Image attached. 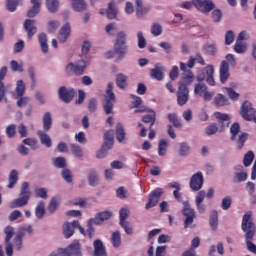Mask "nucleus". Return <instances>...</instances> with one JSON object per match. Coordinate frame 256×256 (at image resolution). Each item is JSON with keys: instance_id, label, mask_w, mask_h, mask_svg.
<instances>
[{"instance_id": "f03ea898", "label": "nucleus", "mask_w": 256, "mask_h": 256, "mask_svg": "<svg viewBox=\"0 0 256 256\" xmlns=\"http://www.w3.org/2000/svg\"><path fill=\"white\" fill-rule=\"evenodd\" d=\"M31 199V191H29V183L23 182L20 189V197L10 203L11 209H17V207H25Z\"/></svg>"}, {"instance_id": "bb28decb", "label": "nucleus", "mask_w": 256, "mask_h": 256, "mask_svg": "<svg viewBox=\"0 0 256 256\" xmlns=\"http://www.w3.org/2000/svg\"><path fill=\"white\" fill-rule=\"evenodd\" d=\"M204 71L206 72V79L205 81L208 83V85H211L212 87L215 86V78H213V73H215V68L213 65L209 64L205 67Z\"/></svg>"}, {"instance_id": "c85d7f7f", "label": "nucleus", "mask_w": 256, "mask_h": 256, "mask_svg": "<svg viewBox=\"0 0 256 256\" xmlns=\"http://www.w3.org/2000/svg\"><path fill=\"white\" fill-rule=\"evenodd\" d=\"M71 5L72 9L78 13H81L87 9V2H85V0H72Z\"/></svg>"}, {"instance_id": "13d9d810", "label": "nucleus", "mask_w": 256, "mask_h": 256, "mask_svg": "<svg viewBox=\"0 0 256 256\" xmlns=\"http://www.w3.org/2000/svg\"><path fill=\"white\" fill-rule=\"evenodd\" d=\"M207 89H208L207 85L198 83V84L195 85L194 94L199 95L200 97H203V95H204V93L206 92Z\"/></svg>"}, {"instance_id": "4c0bfd02", "label": "nucleus", "mask_w": 256, "mask_h": 256, "mask_svg": "<svg viewBox=\"0 0 256 256\" xmlns=\"http://www.w3.org/2000/svg\"><path fill=\"white\" fill-rule=\"evenodd\" d=\"M217 133H220L217 123H211L205 128V135H207V137H211V135H217Z\"/></svg>"}, {"instance_id": "58836bf2", "label": "nucleus", "mask_w": 256, "mask_h": 256, "mask_svg": "<svg viewBox=\"0 0 256 256\" xmlns=\"http://www.w3.org/2000/svg\"><path fill=\"white\" fill-rule=\"evenodd\" d=\"M169 146L167 140L161 139L158 143V155L160 157H165L167 154V147Z\"/></svg>"}, {"instance_id": "f704fd0d", "label": "nucleus", "mask_w": 256, "mask_h": 256, "mask_svg": "<svg viewBox=\"0 0 256 256\" xmlns=\"http://www.w3.org/2000/svg\"><path fill=\"white\" fill-rule=\"evenodd\" d=\"M8 189H13L15 185H17V181H19V172L17 170H12L8 176Z\"/></svg>"}, {"instance_id": "4d7b16f0", "label": "nucleus", "mask_w": 256, "mask_h": 256, "mask_svg": "<svg viewBox=\"0 0 256 256\" xmlns=\"http://www.w3.org/2000/svg\"><path fill=\"white\" fill-rule=\"evenodd\" d=\"M190 149L191 148L189 147V144L186 142L180 143V148L178 150L180 157H187V155H189Z\"/></svg>"}, {"instance_id": "dca6fc26", "label": "nucleus", "mask_w": 256, "mask_h": 256, "mask_svg": "<svg viewBox=\"0 0 256 256\" xmlns=\"http://www.w3.org/2000/svg\"><path fill=\"white\" fill-rule=\"evenodd\" d=\"M113 217L112 211H102L96 213L94 218H90L91 221L94 222V225H103L105 221H109Z\"/></svg>"}, {"instance_id": "20e7f679", "label": "nucleus", "mask_w": 256, "mask_h": 256, "mask_svg": "<svg viewBox=\"0 0 256 256\" xmlns=\"http://www.w3.org/2000/svg\"><path fill=\"white\" fill-rule=\"evenodd\" d=\"M115 143V130H108L104 134V143L101 149L97 152V158L103 159L107 155V151L113 148Z\"/></svg>"}, {"instance_id": "4be33fe9", "label": "nucleus", "mask_w": 256, "mask_h": 256, "mask_svg": "<svg viewBox=\"0 0 256 256\" xmlns=\"http://www.w3.org/2000/svg\"><path fill=\"white\" fill-rule=\"evenodd\" d=\"M94 253L93 256H107V250L105 249V244L103 241L97 239L93 243Z\"/></svg>"}, {"instance_id": "6e6d98bb", "label": "nucleus", "mask_w": 256, "mask_h": 256, "mask_svg": "<svg viewBox=\"0 0 256 256\" xmlns=\"http://www.w3.org/2000/svg\"><path fill=\"white\" fill-rule=\"evenodd\" d=\"M88 183L91 187H97L99 185V174L91 172L88 177Z\"/></svg>"}, {"instance_id": "ddd939ff", "label": "nucleus", "mask_w": 256, "mask_h": 256, "mask_svg": "<svg viewBox=\"0 0 256 256\" xmlns=\"http://www.w3.org/2000/svg\"><path fill=\"white\" fill-rule=\"evenodd\" d=\"M59 99L64 103H71L73 101V97H75V89L62 86L58 90Z\"/></svg>"}, {"instance_id": "aec40b11", "label": "nucleus", "mask_w": 256, "mask_h": 256, "mask_svg": "<svg viewBox=\"0 0 256 256\" xmlns=\"http://www.w3.org/2000/svg\"><path fill=\"white\" fill-rule=\"evenodd\" d=\"M24 30L27 33L28 39H32L33 35L37 33V27L35 26V20L26 19L24 21Z\"/></svg>"}, {"instance_id": "5701e85b", "label": "nucleus", "mask_w": 256, "mask_h": 256, "mask_svg": "<svg viewBox=\"0 0 256 256\" xmlns=\"http://www.w3.org/2000/svg\"><path fill=\"white\" fill-rule=\"evenodd\" d=\"M37 135L39 137L41 145H44L48 149H51L53 145V140L51 139V136H49V134H46L43 130H38Z\"/></svg>"}, {"instance_id": "b1692460", "label": "nucleus", "mask_w": 256, "mask_h": 256, "mask_svg": "<svg viewBox=\"0 0 256 256\" xmlns=\"http://www.w3.org/2000/svg\"><path fill=\"white\" fill-rule=\"evenodd\" d=\"M116 139L118 143H124L127 141V132H125V127L121 122L116 125Z\"/></svg>"}, {"instance_id": "7c9ffc66", "label": "nucleus", "mask_w": 256, "mask_h": 256, "mask_svg": "<svg viewBox=\"0 0 256 256\" xmlns=\"http://www.w3.org/2000/svg\"><path fill=\"white\" fill-rule=\"evenodd\" d=\"M38 41L40 43L42 53H49V44L47 43V34L40 33L38 35Z\"/></svg>"}, {"instance_id": "69168bd1", "label": "nucleus", "mask_w": 256, "mask_h": 256, "mask_svg": "<svg viewBox=\"0 0 256 256\" xmlns=\"http://www.w3.org/2000/svg\"><path fill=\"white\" fill-rule=\"evenodd\" d=\"M203 51L208 55H215V53H217V48L214 46V44L208 43L203 46Z\"/></svg>"}, {"instance_id": "3c124183", "label": "nucleus", "mask_w": 256, "mask_h": 256, "mask_svg": "<svg viewBox=\"0 0 256 256\" xmlns=\"http://www.w3.org/2000/svg\"><path fill=\"white\" fill-rule=\"evenodd\" d=\"M25 95V82L18 80L16 84V99Z\"/></svg>"}, {"instance_id": "8fccbe9b", "label": "nucleus", "mask_w": 256, "mask_h": 256, "mask_svg": "<svg viewBox=\"0 0 256 256\" xmlns=\"http://www.w3.org/2000/svg\"><path fill=\"white\" fill-rule=\"evenodd\" d=\"M247 172H234L233 183H241L247 181Z\"/></svg>"}, {"instance_id": "de8ad7c7", "label": "nucleus", "mask_w": 256, "mask_h": 256, "mask_svg": "<svg viewBox=\"0 0 256 256\" xmlns=\"http://www.w3.org/2000/svg\"><path fill=\"white\" fill-rule=\"evenodd\" d=\"M241 131V126L239 123L235 122L234 124L231 125L230 127V133H231V141H236L237 140V135H239V132Z\"/></svg>"}, {"instance_id": "412c9836", "label": "nucleus", "mask_w": 256, "mask_h": 256, "mask_svg": "<svg viewBox=\"0 0 256 256\" xmlns=\"http://www.w3.org/2000/svg\"><path fill=\"white\" fill-rule=\"evenodd\" d=\"M69 35H71V25L66 23L63 25L58 32V40L60 43H65L67 39H69Z\"/></svg>"}, {"instance_id": "4468645a", "label": "nucleus", "mask_w": 256, "mask_h": 256, "mask_svg": "<svg viewBox=\"0 0 256 256\" xmlns=\"http://www.w3.org/2000/svg\"><path fill=\"white\" fill-rule=\"evenodd\" d=\"M204 182L205 178L203 177V173L197 172L190 178V189H192V191H200Z\"/></svg>"}, {"instance_id": "9b49d317", "label": "nucleus", "mask_w": 256, "mask_h": 256, "mask_svg": "<svg viewBox=\"0 0 256 256\" xmlns=\"http://www.w3.org/2000/svg\"><path fill=\"white\" fill-rule=\"evenodd\" d=\"M87 68V61L85 60H80L76 62V64H73L70 62L66 66V73L67 75H71V73H75V75H83V71Z\"/></svg>"}, {"instance_id": "bf43d9fd", "label": "nucleus", "mask_w": 256, "mask_h": 256, "mask_svg": "<svg viewBox=\"0 0 256 256\" xmlns=\"http://www.w3.org/2000/svg\"><path fill=\"white\" fill-rule=\"evenodd\" d=\"M6 135L9 139H13L17 135V125L11 124L6 127Z\"/></svg>"}, {"instance_id": "f257e3e1", "label": "nucleus", "mask_w": 256, "mask_h": 256, "mask_svg": "<svg viewBox=\"0 0 256 256\" xmlns=\"http://www.w3.org/2000/svg\"><path fill=\"white\" fill-rule=\"evenodd\" d=\"M242 231L245 232V239H255L256 225L253 222V212L248 211L242 218Z\"/></svg>"}, {"instance_id": "774afa93", "label": "nucleus", "mask_w": 256, "mask_h": 256, "mask_svg": "<svg viewBox=\"0 0 256 256\" xmlns=\"http://www.w3.org/2000/svg\"><path fill=\"white\" fill-rule=\"evenodd\" d=\"M235 41V33L229 30L225 34V45H231Z\"/></svg>"}, {"instance_id": "052dcab7", "label": "nucleus", "mask_w": 256, "mask_h": 256, "mask_svg": "<svg viewBox=\"0 0 256 256\" xmlns=\"http://www.w3.org/2000/svg\"><path fill=\"white\" fill-rule=\"evenodd\" d=\"M221 19H223V12L220 9H213L212 11V21L214 23H221Z\"/></svg>"}, {"instance_id": "c756f323", "label": "nucleus", "mask_w": 256, "mask_h": 256, "mask_svg": "<svg viewBox=\"0 0 256 256\" xmlns=\"http://www.w3.org/2000/svg\"><path fill=\"white\" fill-rule=\"evenodd\" d=\"M43 123V129L44 132L47 133L51 129V126L53 125V118H51V114L49 112L44 113L42 118Z\"/></svg>"}, {"instance_id": "c03bdc74", "label": "nucleus", "mask_w": 256, "mask_h": 256, "mask_svg": "<svg viewBox=\"0 0 256 256\" xmlns=\"http://www.w3.org/2000/svg\"><path fill=\"white\" fill-rule=\"evenodd\" d=\"M70 151L77 159H83V149H81V146L71 144Z\"/></svg>"}, {"instance_id": "cd10ccee", "label": "nucleus", "mask_w": 256, "mask_h": 256, "mask_svg": "<svg viewBox=\"0 0 256 256\" xmlns=\"http://www.w3.org/2000/svg\"><path fill=\"white\" fill-rule=\"evenodd\" d=\"M68 252L70 256H83V252L81 250V243L75 242L68 245Z\"/></svg>"}, {"instance_id": "864d4df0", "label": "nucleus", "mask_w": 256, "mask_h": 256, "mask_svg": "<svg viewBox=\"0 0 256 256\" xmlns=\"http://www.w3.org/2000/svg\"><path fill=\"white\" fill-rule=\"evenodd\" d=\"M5 233V243H11V239H13V235H15V228L13 226H7L4 229Z\"/></svg>"}, {"instance_id": "a18cd8bd", "label": "nucleus", "mask_w": 256, "mask_h": 256, "mask_svg": "<svg viewBox=\"0 0 256 256\" xmlns=\"http://www.w3.org/2000/svg\"><path fill=\"white\" fill-rule=\"evenodd\" d=\"M61 177L66 183H73V172L69 168L62 169Z\"/></svg>"}, {"instance_id": "680f3d73", "label": "nucleus", "mask_w": 256, "mask_h": 256, "mask_svg": "<svg viewBox=\"0 0 256 256\" xmlns=\"http://www.w3.org/2000/svg\"><path fill=\"white\" fill-rule=\"evenodd\" d=\"M249 138V134L247 133H241L238 137V139L236 140V143L238 145V149H241L242 147H245V141H247V139Z\"/></svg>"}, {"instance_id": "09e8293b", "label": "nucleus", "mask_w": 256, "mask_h": 256, "mask_svg": "<svg viewBox=\"0 0 256 256\" xmlns=\"http://www.w3.org/2000/svg\"><path fill=\"white\" fill-rule=\"evenodd\" d=\"M111 243L116 249L117 247H121V232L115 231L112 233Z\"/></svg>"}, {"instance_id": "37998d69", "label": "nucleus", "mask_w": 256, "mask_h": 256, "mask_svg": "<svg viewBox=\"0 0 256 256\" xmlns=\"http://www.w3.org/2000/svg\"><path fill=\"white\" fill-rule=\"evenodd\" d=\"M35 215L37 219H43V217L45 216V202H38L35 210Z\"/></svg>"}, {"instance_id": "9d476101", "label": "nucleus", "mask_w": 256, "mask_h": 256, "mask_svg": "<svg viewBox=\"0 0 256 256\" xmlns=\"http://www.w3.org/2000/svg\"><path fill=\"white\" fill-rule=\"evenodd\" d=\"M187 101H189V87H187V84L179 82L177 103L180 107H183V105H187Z\"/></svg>"}, {"instance_id": "0eeeda50", "label": "nucleus", "mask_w": 256, "mask_h": 256, "mask_svg": "<svg viewBox=\"0 0 256 256\" xmlns=\"http://www.w3.org/2000/svg\"><path fill=\"white\" fill-rule=\"evenodd\" d=\"M240 115L245 119V121H255L256 122V110L253 108V104L246 100L243 102L240 110Z\"/></svg>"}, {"instance_id": "6ab92c4d", "label": "nucleus", "mask_w": 256, "mask_h": 256, "mask_svg": "<svg viewBox=\"0 0 256 256\" xmlns=\"http://www.w3.org/2000/svg\"><path fill=\"white\" fill-rule=\"evenodd\" d=\"M219 75L221 83H227V79H229V62L226 60H223L220 64Z\"/></svg>"}, {"instance_id": "1a4fd4ad", "label": "nucleus", "mask_w": 256, "mask_h": 256, "mask_svg": "<svg viewBox=\"0 0 256 256\" xmlns=\"http://www.w3.org/2000/svg\"><path fill=\"white\" fill-rule=\"evenodd\" d=\"M184 208L182 209L183 215H185L186 219L184 220V228L188 229L193 225V221L195 219V210L191 208L189 205V201L183 202Z\"/></svg>"}, {"instance_id": "49530a36", "label": "nucleus", "mask_w": 256, "mask_h": 256, "mask_svg": "<svg viewBox=\"0 0 256 256\" xmlns=\"http://www.w3.org/2000/svg\"><path fill=\"white\" fill-rule=\"evenodd\" d=\"M214 101L216 107H225V105H229V99L223 94H218Z\"/></svg>"}, {"instance_id": "393cba45", "label": "nucleus", "mask_w": 256, "mask_h": 256, "mask_svg": "<svg viewBox=\"0 0 256 256\" xmlns=\"http://www.w3.org/2000/svg\"><path fill=\"white\" fill-rule=\"evenodd\" d=\"M33 7H31L27 12V17L33 19L36 15H39L41 11V1L40 0H31Z\"/></svg>"}, {"instance_id": "7ed1b4c3", "label": "nucleus", "mask_w": 256, "mask_h": 256, "mask_svg": "<svg viewBox=\"0 0 256 256\" xmlns=\"http://www.w3.org/2000/svg\"><path fill=\"white\" fill-rule=\"evenodd\" d=\"M114 51L118 54L119 59H123L129 51V45L127 44V34L121 31L117 34V39L114 43Z\"/></svg>"}, {"instance_id": "6e6552de", "label": "nucleus", "mask_w": 256, "mask_h": 256, "mask_svg": "<svg viewBox=\"0 0 256 256\" xmlns=\"http://www.w3.org/2000/svg\"><path fill=\"white\" fill-rule=\"evenodd\" d=\"M192 3L198 11H201V13L204 14L211 13V11L215 9L213 0H192Z\"/></svg>"}, {"instance_id": "f8f14e48", "label": "nucleus", "mask_w": 256, "mask_h": 256, "mask_svg": "<svg viewBox=\"0 0 256 256\" xmlns=\"http://www.w3.org/2000/svg\"><path fill=\"white\" fill-rule=\"evenodd\" d=\"M214 117H216L218 122V129L220 130V133H223L227 127L231 124V117L229 114H223L221 112H215Z\"/></svg>"}, {"instance_id": "a211bd4d", "label": "nucleus", "mask_w": 256, "mask_h": 256, "mask_svg": "<svg viewBox=\"0 0 256 256\" xmlns=\"http://www.w3.org/2000/svg\"><path fill=\"white\" fill-rule=\"evenodd\" d=\"M23 237H25V229L20 228L13 238L12 245H14V249H16V251H21V249H23Z\"/></svg>"}, {"instance_id": "0e129e2a", "label": "nucleus", "mask_w": 256, "mask_h": 256, "mask_svg": "<svg viewBox=\"0 0 256 256\" xmlns=\"http://www.w3.org/2000/svg\"><path fill=\"white\" fill-rule=\"evenodd\" d=\"M61 24L57 20L48 22V33H55Z\"/></svg>"}, {"instance_id": "603ef678", "label": "nucleus", "mask_w": 256, "mask_h": 256, "mask_svg": "<svg viewBox=\"0 0 256 256\" xmlns=\"http://www.w3.org/2000/svg\"><path fill=\"white\" fill-rule=\"evenodd\" d=\"M107 18L117 19V8H115V4H113L112 2L108 4Z\"/></svg>"}, {"instance_id": "ea45409f", "label": "nucleus", "mask_w": 256, "mask_h": 256, "mask_svg": "<svg viewBox=\"0 0 256 256\" xmlns=\"http://www.w3.org/2000/svg\"><path fill=\"white\" fill-rule=\"evenodd\" d=\"M168 121L175 127L176 129H181L183 127V124H181V120L177 117V114L170 113L168 114Z\"/></svg>"}, {"instance_id": "a19ab883", "label": "nucleus", "mask_w": 256, "mask_h": 256, "mask_svg": "<svg viewBox=\"0 0 256 256\" xmlns=\"http://www.w3.org/2000/svg\"><path fill=\"white\" fill-rule=\"evenodd\" d=\"M183 81H181L184 85H191L193 83V79H195V75L192 70L186 71L182 76Z\"/></svg>"}, {"instance_id": "5fc2aeb1", "label": "nucleus", "mask_w": 256, "mask_h": 256, "mask_svg": "<svg viewBox=\"0 0 256 256\" xmlns=\"http://www.w3.org/2000/svg\"><path fill=\"white\" fill-rule=\"evenodd\" d=\"M253 159H255V153L248 151L243 158L244 167H249L253 163Z\"/></svg>"}, {"instance_id": "e2e57ef3", "label": "nucleus", "mask_w": 256, "mask_h": 256, "mask_svg": "<svg viewBox=\"0 0 256 256\" xmlns=\"http://www.w3.org/2000/svg\"><path fill=\"white\" fill-rule=\"evenodd\" d=\"M231 203H233V201L231 200V196L224 197L222 199V204H221L223 211H227L231 209Z\"/></svg>"}, {"instance_id": "338daca9", "label": "nucleus", "mask_w": 256, "mask_h": 256, "mask_svg": "<svg viewBox=\"0 0 256 256\" xmlns=\"http://www.w3.org/2000/svg\"><path fill=\"white\" fill-rule=\"evenodd\" d=\"M10 67L15 73H17V71L19 73H23V65L19 64V62H17L16 60H12L10 62Z\"/></svg>"}, {"instance_id": "2eb2a0df", "label": "nucleus", "mask_w": 256, "mask_h": 256, "mask_svg": "<svg viewBox=\"0 0 256 256\" xmlns=\"http://www.w3.org/2000/svg\"><path fill=\"white\" fill-rule=\"evenodd\" d=\"M163 195V189L157 188L152 191L148 196V202L145 206V209H151V207H155L157 203H159V199Z\"/></svg>"}, {"instance_id": "423d86ee", "label": "nucleus", "mask_w": 256, "mask_h": 256, "mask_svg": "<svg viewBox=\"0 0 256 256\" xmlns=\"http://www.w3.org/2000/svg\"><path fill=\"white\" fill-rule=\"evenodd\" d=\"M75 229H79L82 235H85V228L81 227L79 221L74 220L72 222H66L63 225V235L66 239L73 237L75 235Z\"/></svg>"}, {"instance_id": "2f4dec72", "label": "nucleus", "mask_w": 256, "mask_h": 256, "mask_svg": "<svg viewBox=\"0 0 256 256\" xmlns=\"http://www.w3.org/2000/svg\"><path fill=\"white\" fill-rule=\"evenodd\" d=\"M127 81H128L127 75L123 73H118L116 75V85L117 87H119V89H127V85H128Z\"/></svg>"}, {"instance_id": "72a5a7b5", "label": "nucleus", "mask_w": 256, "mask_h": 256, "mask_svg": "<svg viewBox=\"0 0 256 256\" xmlns=\"http://www.w3.org/2000/svg\"><path fill=\"white\" fill-rule=\"evenodd\" d=\"M19 5H23V0H7L6 1V9L10 13H14V11H17V7Z\"/></svg>"}, {"instance_id": "79ce46f5", "label": "nucleus", "mask_w": 256, "mask_h": 256, "mask_svg": "<svg viewBox=\"0 0 256 256\" xmlns=\"http://www.w3.org/2000/svg\"><path fill=\"white\" fill-rule=\"evenodd\" d=\"M53 165L54 167H57V169H66L67 160L65 159V157L58 156L55 159H53Z\"/></svg>"}, {"instance_id": "473e14b6", "label": "nucleus", "mask_w": 256, "mask_h": 256, "mask_svg": "<svg viewBox=\"0 0 256 256\" xmlns=\"http://www.w3.org/2000/svg\"><path fill=\"white\" fill-rule=\"evenodd\" d=\"M209 223L212 231H217V227L219 225V213L217 212V210L211 211Z\"/></svg>"}, {"instance_id": "f3484780", "label": "nucleus", "mask_w": 256, "mask_h": 256, "mask_svg": "<svg viewBox=\"0 0 256 256\" xmlns=\"http://www.w3.org/2000/svg\"><path fill=\"white\" fill-rule=\"evenodd\" d=\"M150 77L157 81H163V78L165 77V66L161 63H156L154 68L150 70Z\"/></svg>"}, {"instance_id": "c9c22d12", "label": "nucleus", "mask_w": 256, "mask_h": 256, "mask_svg": "<svg viewBox=\"0 0 256 256\" xmlns=\"http://www.w3.org/2000/svg\"><path fill=\"white\" fill-rule=\"evenodd\" d=\"M60 201H61V197H59V196H54L51 198V200L48 204L49 213H55V211H57Z\"/></svg>"}, {"instance_id": "39448f33", "label": "nucleus", "mask_w": 256, "mask_h": 256, "mask_svg": "<svg viewBox=\"0 0 256 256\" xmlns=\"http://www.w3.org/2000/svg\"><path fill=\"white\" fill-rule=\"evenodd\" d=\"M117 101L115 93L113 92V82L108 83L106 89V98L103 103V109L106 115H111L113 113V105Z\"/></svg>"}, {"instance_id": "e433bc0d", "label": "nucleus", "mask_w": 256, "mask_h": 256, "mask_svg": "<svg viewBox=\"0 0 256 256\" xmlns=\"http://www.w3.org/2000/svg\"><path fill=\"white\" fill-rule=\"evenodd\" d=\"M45 3L49 13H57L59 11V0H46Z\"/></svg>"}, {"instance_id": "a878e982", "label": "nucleus", "mask_w": 256, "mask_h": 256, "mask_svg": "<svg viewBox=\"0 0 256 256\" xmlns=\"http://www.w3.org/2000/svg\"><path fill=\"white\" fill-rule=\"evenodd\" d=\"M148 113L151 114L142 116L141 121L142 123L150 124L149 127H153V125H155V121H157V113H155L154 110H148Z\"/></svg>"}]
</instances>
